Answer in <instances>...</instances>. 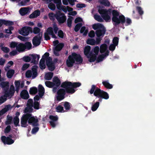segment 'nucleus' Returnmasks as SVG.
<instances>
[{
	"label": "nucleus",
	"mask_w": 155,
	"mask_h": 155,
	"mask_svg": "<svg viewBox=\"0 0 155 155\" xmlns=\"http://www.w3.org/2000/svg\"><path fill=\"white\" fill-rule=\"evenodd\" d=\"M81 84L79 82H72L65 81L63 82L61 85L63 88L60 89L57 91L56 100L60 101L65 98L66 93L68 94H72L76 91L75 88L80 87Z\"/></svg>",
	"instance_id": "f257e3e1"
},
{
	"label": "nucleus",
	"mask_w": 155,
	"mask_h": 155,
	"mask_svg": "<svg viewBox=\"0 0 155 155\" xmlns=\"http://www.w3.org/2000/svg\"><path fill=\"white\" fill-rule=\"evenodd\" d=\"M27 122L32 126H39L38 120L37 117H34L31 113L24 114L21 119V126L26 127L27 126Z\"/></svg>",
	"instance_id": "f03ea898"
},
{
	"label": "nucleus",
	"mask_w": 155,
	"mask_h": 155,
	"mask_svg": "<svg viewBox=\"0 0 155 155\" xmlns=\"http://www.w3.org/2000/svg\"><path fill=\"white\" fill-rule=\"evenodd\" d=\"M88 92L91 94H93L94 96L99 98L98 101L100 102L102 101V99L107 100L109 98V95L107 92L101 90L95 85H92L91 89Z\"/></svg>",
	"instance_id": "7ed1b4c3"
},
{
	"label": "nucleus",
	"mask_w": 155,
	"mask_h": 155,
	"mask_svg": "<svg viewBox=\"0 0 155 155\" xmlns=\"http://www.w3.org/2000/svg\"><path fill=\"white\" fill-rule=\"evenodd\" d=\"M83 60L82 58L79 54L73 53L71 55L69 56L68 59L66 60V64L68 67H71L73 66L75 61L81 64Z\"/></svg>",
	"instance_id": "20e7f679"
},
{
	"label": "nucleus",
	"mask_w": 155,
	"mask_h": 155,
	"mask_svg": "<svg viewBox=\"0 0 155 155\" xmlns=\"http://www.w3.org/2000/svg\"><path fill=\"white\" fill-rule=\"evenodd\" d=\"M112 21L115 26L120 24L123 25L125 22V18L123 15H119V12L117 10H114L112 11Z\"/></svg>",
	"instance_id": "39448f33"
},
{
	"label": "nucleus",
	"mask_w": 155,
	"mask_h": 155,
	"mask_svg": "<svg viewBox=\"0 0 155 155\" xmlns=\"http://www.w3.org/2000/svg\"><path fill=\"white\" fill-rule=\"evenodd\" d=\"M93 28L96 30L95 34L97 37H101L103 38L106 32L105 28L104 25L100 23H96L92 26Z\"/></svg>",
	"instance_id": "423d86ee"
},
{
	"label": "nucleus",
	"mask_w": 155,
	"mask_h": 155,
	"mask_svg": "<svg viewBox=\"0 0 155 155\" xmlns=\"http://www.w3.org/2000/svg\"><path fill=\"white\" fill-rule=\"evenodd\" d=\"M98 12L101 15L103 19L105 21H107L110 19V17L109 15H110L112 13L111 9H109L107 10L106 9H103L100 8L98 9Z\"/></svg>",
	"instance_id": "0eeeda50"
},
{
	"label": "nucleus",
	"mask_w": 155,
	"mask_h": 155,
	"mask_svg": "<svg viewBox=\"0 0 155 155\" xmlns=\"http://www.w3.org/2000/svg\"><path fill=\"white\" fill-rule=\"evenodd\" d=\"M56 19L57 20L58 24H61L64 23L66 21L67 17L64 14L60 11L56 12Z\"/></svg>",
	"instance_id": "6e6552de"
},
{
	"label": "nucleus",
	"mask_w": 155,
	"mask_h": 155,
	"mask_svg": "<svg viewBox=\"0 0 155 155\" xmlns=\"http://www.w3.org/2000/svg\"><path fill=\"white\" fill-rule=\"evenodd\" d=\"M42 36V33H39L33 38L32 42L34 46H37L40 45Z\"/></svg>",
	"instance_id": "1a4fd4ad"
},
{
	"label": "nucleus",
	"mask_w": 155,
	"mask_h": 155,
	"mask_svg": "<svg viewBox=\"0 0 155 155\" xmlns=\"http://www.w3.org/2000/svg\"><path fill=\"white\" fill-rule=\"evenodd\" d=\"M30 32H32V28L30 27L27 26L23 27L19 31L20 34L24 36L28 35Z\"/></svg>",
	"instance_id": "9d476101"
},
{
	"label": "nucleus",
	"mask_w": 155,
	"mask_h": 155,
	"mask_svg": "<svg viewBox=\"0 0 155 155\" xmlns=\"http://www.w3.org/2000/svg\"><path fill=\"white\" fill-rule=\"evenodd\" d=\"M64 46V44L62 43H59L53 49L54 54L56 56H59V52L62 50Z\"/></svg>",
	"instance_id": "9b49d317"
},
{
	"label": "nucleus",
	"mask_w": 155,
	"mask_h": 155,
	"mask_svg": "<svg viewBox=\"0 0 155 155\" xmlns=\"http://www.w3.org/2000/svg\"><path fill=\"white\" fill-rule=\"evenodd\" d=\"M4 95L7 98H11L14 95L15 90L14 87L13 86L12 87H11L10 89L8 90L4 91Z\"/></svg>",
	"instance_id": "f8f14e48"
},
{
	"label": "nucleus",
	"mask_w": 155,
	"mask_h": 155,
	"mask_svg": "<svg viewBox=\"0 0 155 155\" xmlns=\"http://www.w3.org/2000/svg\"><path fill=\"white\" fill-rule=\"evenodd\" d=\"M49 118L51 120L49 122L51 126L53 128L55 127L57 124V122L58 120V116L57 115H50L49 116Z\"/></svg>",
	"instance_id": "ddd939ff"
},
{
	"label": "nucleus",
	"mask_w": 155,
	"mask_h": 155,
	"mask_svg": "<svg viewBox=\"0 0 155 155\" xmlns=\"http://www.w3.org/2000/svg\"><path fill=\"white\" fill-rule=\"evenodd\" d=\"M1 140L3 143L5 144L11 145L13 144L14 141L9 137H6L3 136L1 137Z\"/></svg>",
	"instance_id": "4468645a"
},
{
	"label": "nucleus",
	"mask_w": 155,
	"mask_h": 155,
	"mask_svg": "<svg viewBox=\"0 0 155 155\" xmlns=\"http://www.w3.org/2000/svg\"><path fill=\"white\" fill-rule=\"evenodd\" d=\"M15 104H14L12 106L10 104L6 105L4 108L2 109L0 111V116L3 115L10 109L15 107Z\"/></svg>",
	"instance_id": "2eb2a0df"
},
{
	"label": "nucleus",
	"mask_w": 155,
	"mask_h": 155,
	"mask_svg": "<svg viewBox=\"0 0 155 155\" xmlns=\"http://www.w3.org/2000/svg\"><path fill=\"white\" fill-rule=\"evenodd\" d=\"M0 86L4 91L9 89V84L7 81H2L0 83Z\"/></svg>",
	"instance_id": "dca6fc26"
},
{
	"label": "nucleus",
	"mask_w": 155,
	"mask_h": 155,
	"mask_svg": "<svg viewBox=\"0 0 155 155\" xmlns=\"http://www.w3.org/2000/svg\"><path fill=\"white\" fill-rule=\"evenodd\" d=\"M3 24L6 26H11L13 25L14 23L11 21L0 19V27H1Z\"/></svg>",
	"instance_id": "f3484780"
},
{
	"label": "nucleus",
	"mask_w": 155,
	"mask_h": 155,
	"mask_svg": "<svg viewBox=\"0 0 155 155\" xmlns=\"http://www.w3.org/2000/svg\"><path fill=\"white\" fill-rule=\"evenodd\" d=\"M31 55L32 57L31 63H33L34 64H37L40 58V55L35 54H31Z\"/></svg>",
	"instance_id": "a211bd4d"
},
{
	"label": "nucleus",
	"mask_w": 155,
	"mask_h": 155,
	"mask_svg": "<svg viewBox=\"0 0 155 155\" xmlns=\"http://www.w3.org/2000/svg\"><path fill=\"white\" fill-rule=\"evenodd\" d=\"M21 97L24 99H28L29 96L28 91L26 90H23L20 93Z\"/></svg>",
	"instance_id": "6ab92c4d"
},
{
	"label": "nucleus",
	"mask_w": 155,
	"mask_h": 155,
	"mask_svg": "<svg viewBox=\"0 0 155 155\" xmlns=\"http://www.w3.org/2000/svg\"><path fill=\"white\" fill-rule=\"evenodd\" d=\"M29 9L28 7H23L21 8L19 10V12L22 16H24L28 14L29 12Z\"/></svg>",
	"instance_id": "aec40b11"
},
{
	"label": "nucleus",
	"mask_w": 155,
	"mask_h": 155,
	"mask_svg": "<svg viewBox=\"0 0 155 155\" xmlns=\"http://www.w3.org/2000/svg\"><path fill=\"white\" fill-rule=\"evenodd\" d=\"M89 56H87V57L89 59L88 61L90 62H92L95 61L97 58V55L93 53L92 51L90 53Z\"/></svg>",
	"instance_id": "412c9836"
},
{
	"label": "nucleus",
	"mask_w": 155,
	"mask_h": 155,
	"mask_svg": "<svg viewBox=\"0 0 155 155\" xmlns=\"http://www.w3.org/2000/svg\"><path fill=\"white\" fill-rule=\"evenodd\" d=\"M53 83H54V86L57 87H59L61 84V82L60 79L57 77L55 76L53 79Z\"/></svg>",
	"instance_id": "4be33fe9"
},
{
	"label": "nucleus",
	"mask_w": 155,
	"mask_h": 155,
	"mask_svg": "<svg viewBox=\"0 0 155 155\" xmlns=\"http://www.w3.org/2000/svg\"><path fill=\"white\" fill-rule=\"evenodd\" d=\"M37 68L38 66H37L34 65L31 69L32 72V78L33 79L35 78L38 75Z\"/></svg>",
	"instance_id": "5701e85b"
},
{
	"label": "nucleus",
	"mask_w": 155,
	"mask_h": 155,
	"mask_svg": "<svg viewBox=\"0 0 155 155\" xmlns=\"http://www.w3.org/2000/svg\"><path fill=\"white\" fill-rule=\"evenodd\" d=\"M16 49L19 52H23L25 50V48L24 47V44L20 43L18 44Z\"/></svg>",
	"instance_id": "b1692460"
},
{
	"label": "nucleus",
	"mask_w": 155,
	"mask_h": 155,
	"mask_svg": "<svg viewBox=\"0 0 155 155\" xmlns=\"http://www.w3.org/2000/svg\"><path fill=\"white\" fill-rule=\"evenodd\" d=\"M91 49V47L89 45H87L84 47V54L86 56H89V55L90 54V53L91 52V51H90Z\"/></svg>",
	"instance_id": "393cba45"
},
{
	"label": "nucleus",
	"mask_w": 155,
	"mask_h": 155,
	"mask_svg": "<svg viewBox=\"0 0 155 155\" xmlns=\"http://www.w3.org/2000/svg\"><path fill=\"white\" fill-rule=\"evenodd\" d=\"M102 83L104 86L107 89H111L113 88V85L109 83L108 81H103Z\"/></svg>",
	"instance_id": "a878e982"
},
{
	"label": "nucleus",
	"mask_w": 155,
	"mask_h": 155,
	"mask_svg": "<svg viewBox=\"0 0 155 155\" xmlns=\"http://www.w3.org/2000/svg\"><path fill=\"white\" fill-rule=\"evenodd\" d=\"M107 46L106 44L101 45L100 47V51L101 53H104L106 50H107Z\"/></svg>",
	"instance_id": "bb28decb"
},
{
	"label": "nucleus",
	"mask_w": 155,
	"mask_h": 155,
	"mask_svg": "<svg viewBox=\"0 0 155 155\" xmlns=\"http://www.w3.org/2000/svg\"><path fill=\"white\" fill-rule=\"evenodd\" d=\"M53 75V73L52 72H48L45 74V78L47 80H50L52 78Z\"/></svg>",
	"instance_id": "cd10ccee"
},
{
	"label": "nucleus",
	"mask_w": 155,
	"mask_h": 155,
	"mask_svg": "<svg viewBox=\"0 0 155 155\" xmlns=\"http://www.w3.org/2000/svg\"><path fill=\"white\" fill-rule=\"evenodd\" d=\"M37 92L38 89L36 87H33L30 88L29 92L30 94H36Z\"/></svg>",
	"instance_id": "c85d7f7f"
},
{
	"label": "nucleus",
	"mask_w": 155,
	"mask_h": 155,
	"mask_svg": "<svg viewBox=\"0 0 155 155\" xmlns=\"http://www.w3.org/2000/svg\"><path fill=\"white\" fill-rule=\"evenodd\" d=\"M15 73V71L13 69L9 70L7 73V76L8 78H12Z\"/></svg>",
	"instance_id": "c756f323"
},
{
	"label": "nucleus",
	"mask_w": 155,
	"mask_h": 155,
	"mask_svg": "<svg viewBox=\"0 0 155 155\" xmlns=\"http://www.w3.org/2000/svg\"><path fill=\"white\" fill-rule=\"evenodd\" d=\"M63 103L64 104V106L66 110H69L70 109L71 105V104L67 101L63 102L62 103Z\"/></svg>",
	"instance_id": "7c9ffc66"
},
{
	"label": "nucleus",
	"mask_w": 155,
	"mask_h": 155,
	"mask_svg": "<svg viewBox=\"0 0 155 155\" xmlns=\"http://www.w3.org/2000/svg\"><path fill=\"white\" fill-rule=\"evenodd\" d=\"M3 44H1L0 45V48L1 50L5 53H8L9 52V49L7 47H3Z\"/></svg>",
	"instance_id": "2f4dec72"
},
{
	"label": "nucleus",
	"mask_w": 155,
	"mask_h": 155,
	"mask_svg": "<svg viewBox=\"0 0 155 155\" xmlns=\"http://www.w3.org/2000/svg\"><path fill=\"white\" fill-rule=\"evenodd\" d=\"M100 3L105 6L109 7L110 5V3L108 0H101Z\"/></svg>",
	"instance_id": "473e14b6"
},
{
	"label": "nucleus",
	"mask_w": 155,
	"mask_h": 155,
	"mask_svg": "<svg viewBox=\"0 0 155 155\" xmlns=\"http://www.w3.org/2000/svg\"><path fill=\"white\" fill-rule=\"evenodd\" d=\"M87 43L88 45H94L96 44V41L94 39L89 38L87 41Z\"/></svg>",
	"instance_id": "72a5a7b5"
},
{
	"label": "nucleus",
	"mask_w": 155,
	"mask_h": 155,
	"mask_svg": "<svg viewBox=\"0 0 155 155\" xmlns=\"http://www.w3.org/2000/svg\"><path fill=\"white\" fill-rule=\"evenodd\" d=\"M99 106V102H97L94 104L91 107V110L92 111H94L96 110Z\"/></svg>",
	"instance_id": "f704fd0d"
},
{
	"label": "nucleus",
	"mask_w": 155,
	"mask_h": 155,
	"mask_svg": "<svg viewBox=\"0 0 155 155\" xmlns=\"http://www.w3.org/2000/svg\"><path fill=\"white\" fill-rule=\"evenodd\" d=\"M24 45V47L25 48V49H27L28 50H30L31 48L32 45L31 42L29 41L26 42Z\"/></svg>",
	"instance_id": "c9c22d12"
},
{
	"label": "nucleus",
	"mask_w": 155,
	"mask_h": 155,
	"mask_svg": "<svg viewBox=\"0 0 155 155\" xmlns=\"http://www.w3.org/2000/svg\"><path fill=\"white\" fill-rule=\"evenodd\" d=\"M94 18L95 20L99 22H102L104 21L103 19L99 15H94Z\"/></svg>",
	"instance_id": "e433bc0d"
},
{
	"label": "nucleus",
	"mask_w": 155,
	"mask_h": 155,
	"mask_svg": "<svg viewBox=\"0 0 155 155\" xmlns=\"http://www.w3.org/2000/svg\"><path fill=\"white\" fill-rule=\"evenodd\" d=\"M73 17L71 16H69L67 19V26L68 27L71 28L72 26V21Z\"/></svg>",
	"instance_id": "4c0bfd02"
},
{
	"label": "nucleus",
	"mask_w": 155,
	"mask_h": 155,
	"mask_svg": "<svg viewBox=\"0 0 155 155\" xmlns=\"http://www.w3.org/2000/svg\"><path fill=\"white\" fill-rule=\"evenodd\" d=\"M56 13L55 14L53 12H51L48 14V16L49 19L52 21H54L55 18H56Z\"/></svg>",
	"instance_id": "58836bf2"
},
{
	"label": "nucleus",
	"mask_w": 155,
	"mask_h": 155,
	"mask_svg": "<svg viewBox=\"0 0 155 155\" xmlns=\"http://www.w3.org/2000/svg\"><path fill=\"white\" fill-rule=\"evenodd\" d=\"M57 8L58 9L60 10H62L65 13H66L67 12V7H66L62 5H59L58 6H57Z\"/></svg>",
	"instance_id": "ea45409f"
},
{
	"label": "nucleus",
	"mask_w": 155,
	"mask_h": 155,
	"mask_svg": "<svg viewBox=\"0 0 155 155\" xmlns=\"http://www.w3.org/2000/svg\"><path fill=\"white\" fill-rule=\"evenodd\" d=\"M12 117L11 116H7V120L5 122V124L6 125H9L11 124L12 121Z\"/></svg>",
	"instance_id": "a19ab883"
},
{
	"label": "nucleus",
	"mask_w": 155,
	"mask_h": 155,
	"mask_svg": "<svg viewBox=\"0 0 155 155\" xmlns=\"http://www.w3.org/2000/svg\"><path fill=\"white\" fill-rule=\"evenodd\" d=\"M15 127H16L18 126H19L18 124L19 119L18 117H15L13 119Z\"/></svg>",
	"instance_id": "79ce46f5"
},
{
	"label": "nucleus",
	"mask_w": 155,
	"mask_h": 155,
	"mask_svg": "<svg viewBox=\"0 0 155 155\" xmlns=\"http://www.w3.org/2000/svg\"><path fill=\"white\" fill-rule=\"evenodd\" d=\"M45 84L47 87L49 88H52L54 87V83L50 81H45Z\"/></svg>",
	"instance_id": "37998d69"
},
{
	"label": "nucleus",
	"mask_w": 155,
	"mask_h": 155,
	"mask_svg": "<svg viewBox=\"0 0 155 155\" xmlns=\"http://www.w3.org/2000/svg\"><path fill=\"white\" fill-rule=\"evenodd\" d=\"M27 107L30 108L33 107V102L32 99H28L27 104Z\"/></svg>",
	"instance_id": "c03bdc74"
},
{
	"label": "nucleus",
	"mask_w": 155,
	"mask_h": 155,
	"mask_svg": "<svg viewBox=\"0 0 155 155\" xmlns=\"http://www.w3.org/2000/svg\"><path fill=\"white\" fill-rule=\"evenodd\" d=\"M33 109L32 107L31 108H29L28 107H26L24 110V112L26 113H30L33 112Z\"/></svg>",
	"instance_id": "a18cd8bd"
},
{
	"label": "nucleus",
	"mask_w": 155,
	"mask_h": 155,
	"mask_svg": "<svg viewBox=\"0 0 155 155\" xmlns=\"http://www.w3.org/2000/svg\"><path fill=\"white\" fill-rule=\"evenodd\" d=\"M82 24L81 23L77 24L75 27L74 30L75 31L78 32L80 29L81 27L82 26Z\"/></svg>",
	"instance_id": "49530a36"
},
{
	"label": "nucleus",
	"mask_w": 155,
	"mask_h": 155,
	"mask_svg": "<svg viewBox=\"0 0 155 155\" xmlns=\"http://www.w3.org/2000/svg\"><path fill=\"white\" fill-rule=\"evenodd\" d=\"M136 9L140 15L141 16L143 14V11L141 8L139 6L136 7Z\"/></svg>",
	"instance_id": "de8ad7c7"
},
{
	"label": "nucleus",
	"mask_w": 155,
	"mask_h": 155,
	"mask_svg": "<svg viewBox=\"0 0 155 155\" xmlns=\"http://www.w3.org/2000/svg\"><path fill=\"white\" fill-rule=\"evenodd\" d=\"M48 7L52 11L54 10L55 9V5L52 2H51L48 4Z\"/></svg>",
	"instance_id": "09e8293b"
},
{
	"label": "nucleus",
	"mask_w": 155,
	"mask_h": 155,
	"mask_svg": "<svg viewBox=\"0 0 155 155\" xmlns=\"http://www.w3.org/2000/svg\"><path fill=\"white\" fill-rule=\"evenodd\" d=\"M45 33L51 35L54 33L53 28L51 27L48 28L47 29L46 32Z\"/></svg>",
	"instance_id": "8fccbe9b"
},
{
	"label": "nucleus",
	"mask_w": 155,
	"mask_h": 155,
	"mask_svg": "<svg viewBox=\"0 0 155 155\" xmlns=\"http://www.w3.org/2000/svg\"><path fill=\"white\" fill-rule=\"evenodd\" d=\"M40 29L38 27H35L33 30V32L34 34H36L40 33Z\"/></svg>",
	"instance_id": "3c124183"
},
{
	"label": "nucleus",
	"mask_w": 155,
	"mask_h": 155,
	"mask_svg": "<svg viewBox=\"0 0 155 155\" xmlns=\"http://www.w3.org/2000/svg\"><path fill=\"white\" fill-rule=\"evenodd\" d=\"M119 42V38L116 37H114V38L113 40V44L117 46Z\"/></svg>",
	"instance_id": "603ef678"
},
{
	"label": "nucleus",
	"mask_w": 155,
	"mask_h": 155,
	"mask_svg": "<svg viewBox=\"0 0 155 155\" xmlns=\"http://www.w3.org/2000/svg\"><path fill=\"white\" fill-rule=\"evenodd\" d=\"M25 76L26 78H29L32 76V71L31 70H28L25 73Z\"/></svg>",
	"instance_id": "864d4df0"
},
{
	"label": "nucleus",
	"mask_w": 155,
	"mask_h": 155,
	"mask_svg": "<svg viewBox=\"0 0 155 155\" xmlns=\"http://www.w3.org/2000/svg\"><path fill=\"white\" fill-rule=\"evenodd\" d=\"M7 99V98L4 95L0 97V102L2 104L5 102Z\"/></svg>",
	"instance_id": "5fc2aeb1"
},
{
	"label": "nucleus",
	"mask_w": 155,
	"mask_h": 155,
	"mask_svg": "<svg viewBox=\"0 0 155 155\" xmlns=\"http://www.w3.org/2000/svg\"><path fill=\"white\" fill-rule=\"evenodd\" d=\"M34 127L32 129L31 133L33 134H36L39 130V128L38 126H34Z\"/></svg>",
	"instance_id": "6e6d98bb"
},
{
	"label": "nucleus",
	"mask_w": 155,
	"mask_h": 155,
	"mask_svg": "<svg viewBox=\"0 0 155 155\" xmlns=\"http://www.w3.org/2000/svg\"><path fill=\"white\" fill-rule=\"evenodd\" d=\"M104 58V57H103L102 54L99 55L96 60L97 62L98 63L100 62L101 61H102Z\"/></svg>",
	"instance_id": "4d7b16f0"
},
{
	"label": "nucleus",
	"mask_w": 155,
	"mask_h": 155,
	"mask_svg": "<svg viewBox=\"0 0 155 155\" xmlns=\"http://www.w3.org/2000/svg\"><path fill=\"white\" fill-rule=\"evenodd\" d=\"M99 47L98 46H96L94 48V49L92 50V51H93V52L95 53L94 54H95L97 56V55L99 51Z\"/></svg>",
	"instance_id": "13d9d810"
},
{
	"label": "nucleus",
	"mask_w": 155,
	"mask_h": 155,
	"mask_svg": "<svg viewBox=\"0 0 155 155\" xmlns=\"http://www.w3.org/2000/svg\"><path fill=\"white\" fill-rule=\"evenodd\" d=\"M58 35L61 38H63L64 33L63 31L61 30H59L58 32Z\"/></svg>",
	"instance_id": "bf43d9fd"
},
{
	"label": "nucleus",
	"mask_w": 155,
	"mask_h": 155,
	"mask_svg": "<svg viewBox=\"0 0 155 155\" xmlns=\"http://www.w3.org/2000/svg\"><path fill=\"white\" fill-rule=\"evenodd\" d=\"M23 60L25 62H29L31 60V58L28 56H25L23 58Z\"/></svg>",
	"instance_id": "052dcab7"
},
{
	"label": "nucleus",
	"mask_w": 155,
	"mask_h": 155,
	"mask_svg": "<svg viewBox=\"0 0 155 155\" xmlns=\"http://www.w3.org/2000/svg\"><path fill=\"white\" fill-rule=\"evenodd\" d=\"M18 44V43L12 41V42L10 44V47L11 48H14L16 47L17 48V46Z\"/></svg>",
	"instance_id": "680f3d73"
},
{
	"label": "nucleus",
	"mask_w": 155,
	"mask_h": 155,
	"mask_svg": "<svg viewBox=\"0 0 155 155\" xmlns=\"http://www.w3.org/2000/svg\"><path fill=\"white\" fill-rule=\"evenodd\" d=\"M39 104L38 102L37 101H35L33 104V107L34 109L38 110L39 109Z\"/></svg>",
	"instance_id": "e2e57ef3"
},
{
	"label": "nucleus",
	"mask_w": 155,
	"mask_h": 155,
	"mask_svg": "<svg viewBox=\"0 0 155 155\" xmlns=\"http://www.w3.org/2000/svg\"><path fill=\"white\" fill-rule=\"evenodd\" d=\"M48 67V68L49 70L51 71H53L55 68V65L54 63L49 65Z\"/></svg>",
	"instance_id": "0e129e2a"
},
{
	"label": "nucleus",
	"mask_w": 155,
	"mask_h": 155,
	"mask_svg": "<svg viewBox=\"0 0 155 155\" xmlns=\"http://www.w3.org/2000/svg\"><path fill=\"white\" fill-rule=\"evenodd\" d=\"M11 130V126L9 125H8L7 126V127L5 128L4 130V132L5 133H8Z\"/></svg>",
	"instance_id": "69168bd1"
},
{
	"label": "nucleus",
	"mask_w": 155,
	"mask_h": 155,
	"mask_svg": "<svg viewBox=\"0 0 155 155\" xmlns=\"http://www.w3.org/2000/svg\"><path fill=\"white\" fill-rule=\"evenodd\" d=\"M30 64H25L22 66V70L24 71L27 69L30 66Z\"/></svg>",
	"instance_id": "338daca9"
},
{
	"label": "nucleus",
	"mask_w": 155,
	"mask_h": 155,
	"mask_svg": "<svg viewBox=\"0 0 155 155\" xmlns=\"http://www.w3.org/2000/svg\"><path fill=\"white\" fill-rule=\"evenodd\" d=\"M95 32L93 30H91L88 33V36L91 38H93L95 36Z\"/></svg>",
	"instance_id": "774afa93"
}]
</instances>
